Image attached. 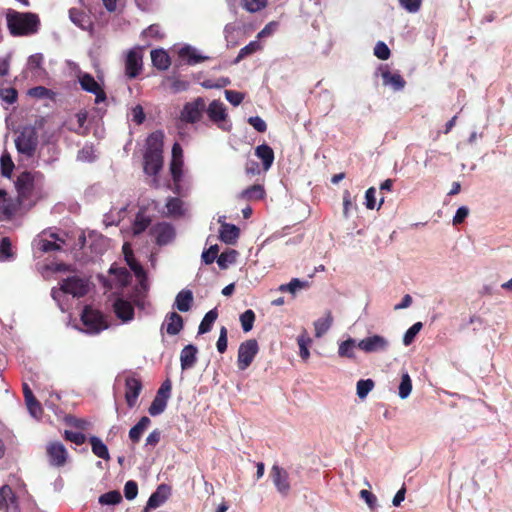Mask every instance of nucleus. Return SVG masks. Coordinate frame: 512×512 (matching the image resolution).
<instances>
[{
	"mask_svg": "<svg viewBox=\"0 0 512 512\" xmlns=\"http://www.w3.org/2000/svg\"><path fill=\"white\" fill-rule=\"evenodd\" d=\"M15 187L22 212L31 209L49 195L45 176L38 171L22 172L17 177Z\"/></svg>",
	"mask_w": 512,
	"mask_h": 512,
	"instance_id": "f257e3e1",
	"label": "nucleus"
},
{
	"mask_svg": "<svg viewBox=\"0 0 512 512\" xmlns=\"http://www.w3.org/2000/svg\"><path fill=\"white\" fill-rule=\"evenodd\" d=\"M6 19L12 35L26 36L38 31L39 18L36 14L9 10Z\"/></svg>",
	"mask_w": 512,
	"mask_h": 512,
	"instance_id": "f03ea898",
	"label": "nucleus"
},
{
	"mask_svg": "<svg viewBox=\"0 0 512 512\" xmlns=\"http://www.w3.org/2000/svg\"><path fill=\"white\" fill-rule=\"evenodd\" d=\"M88 281L77 277H69L62 281L60 288H53L51 295L54 300L59 302V296L62 293L71 294L73 297H82L88 292Z\"/></svg>",
	"mask_w": 512,
	"mask_h": 512,
	"instance_id": "7ed1b4c3",
	"label": "nucleus"
},
{
	"mask_svg": "<svg viewBox=\"0 0 512 512\" xmlns=\"http://www.w3.org/2000/svg\"><path fill=\"white\" fill-rule=\"evenodd\" d=\"M205 112L209 120L214 123L219 129L229 132L232 129V122L228 117V112L225 104L220 100H213L206 105Z\"/></svg>",
	"mask_w": 512,
	"mask_h": 512,
	"instance_id": "20e7f679",
	"label": "nucleus"
},
{
	"mask_svg": "<svg viewBox=\"0 0 512 512\" xmlns=\"http://www.w3.org/2000/svg\"><path fill=\"white\" fill-rule=\"evenodd\" d=\"M15 145L19 154L32 157L38 145L36 129L32 126L24 127L15 139Z\"/></svg>",
	"mask_w": 512,
	"mask_h": 512,
	"instance_id": "39448f33",
	"label": "nucleus"
},
{
	"mask_svg": "<svg viewBox=\"0 0 512 512\" xmlns=\"http://www.w3.org/2000/svg\"><path fill=\"white\" fill-rule=\"evenodd\" d=\"M123 253L125 257V261L127 265L130 267V269L134 272L136 278L139 281V285L136 288V291L138 294H144L149 289L148 280L146 277V273L142 266L136 261V259L133 257V252L131 245L128 242H125L123 244Z\"/></svg>",
	"mask_w": 512,
	"mask_h": 512,
	"instance_id": "423d86ee",
	"label": "nucleus"
},
{
	"mask_svg": "<svg viewBox=\"0 0 512 512\" xmlns=\"http://www.w3.org/2000/svg\"><path fill=\"white\" fill-rule=\"evenodd\" d=\"M389 348V339L380 334H370L358 341V349L365 354L386 353Z\"/></svg>",
	"mask_w": 512,
	"mask_h": 512,
	"instance_id": "0eeeda50",
	"label": "nucleus"
},
{
	"mask_svg": "<svg viewBox=\"0 0 512 512\" xmlns=\"http://www.w3.org/2000/svg\"><path fill=\"white\" fill-rule=\"evenodd\" d=\"M205 109V100L201 97H197L183 106L179 115V121L185 124H195L201 120Z\"/></svg>",
	"mask_w": 512,
	"mask_h": 512,
	"instance_id": "6e6552de",
	"label": "nucleus"
},
{
	"mask_svg": "<svg viewBox=\"0 0 512 512\" xmlns=\"http://www.w3.org/2000/svg\"><path fill=\"white\" fill-rule=\"evenodd\" d=\"M81 320L87 333H99L108 327L101 313L97 310H93L90 307H86L83 310Z\"/></svg>",
	"mask_w": 512,
	"mask_h": 512,
	"instance_id": "1a4fd4ad",
	"label": "nucleus"
},
{
	"mask_svg": "<svg viewBox=\"0 0 512 512\" xmlns=\"http://www.w3.org/2000/svg\"><path fill=\"white\" fill-rule=\"evenodd\" d=\"M259 347L255 339H249L240 344L237 364L240 370H246L253 362Z\"/></svg>",
	"mask_w": 512,
	"mask_h": 512,
	"instance_id": "9d476101",
	"label": "nucleus"
},
{
	"mask_svg": "<svg viewBox=\"0 0 512 512\" xmlns=\"http://www.w3.org/2000/svg\"><path fill=\"white\" fill-rule=\"evenodd\" d=\"M183 167V151L179 143H175L172 147V160L170 163V171L174 182V190L180 194L181 179Z\"/></svg>",
	"mask_w": 512,
	"mask_h": 512,
	"instance_id": "9b49d317",
	"label": "nucleus"
},
{
	"mask_svg": "<svg viewBox=\"0 0 512 512\" xmlns=\"http://www.w3.org/2000/svg\"><path fill=\"white\" fill-rule=\"evenodd\" d=\"M78 82L81 88L89 93L95 95V103L99 104L106 99V94L101 85L95 80V78L89 73L77 72Z\"/></svg>",
	"mask_w": 512,
	"mask_h": 512,
	"instance_id": "f8f14e48",
	"label": "nucleus"
},
{
	"mask_svg": "<svg viewBox=\"0 0 512 512\" xmlns=\"http://www.w3.org/2000/svg\"><path fill=\"white\" fill-rule=\"evenodd\" d=\"M22 213L18 200L12 199L6 191L0 190V221H9Z\"/></svg>",
	"mask_w": 512,
	"mask_h": 512,
	"instance_id": "ddd939ff",
	"label": "nucleus"
},
{
	"mask_svg": "<svg viewBox=\"0 0 512 512\" xmlns=\"http://www.w3.org/2000/svg\"><path fill=\"white\" fill-rule=\"evenodd\" d=\"M142 52L139 47L130 49L125 58V76L128 79L136 78L142 70Z\"/></svg>",
	"mask_w": 512,
	"mask_h": 512,
	"instance_id": "4468645a",
	"label": "nucleus"
},
{
	"mask_svg": "<svg viewBox=\"0 0 512 512\" xmlns=\"http://www.w3.org/2000/svg\"><path fill=\"white\" fill-rule=\"evenodd\" d=\"M0 511L20 512L17 497L12 488L8 485H4L0 488Z\"/></svg>",
	"mask_w": 512,
	"mask_h": 512,
	"instance_id": "2eb2a0df",
	"label": "nucleus"
},
{
	"mask_svg": "<svg viewBox=\"0 0 512 512\" xmlns=\"http://www.w3.org/2000/svg\"><path fill=\"white\" fill-rule=\"evenodd\" d=\"M43 55L40 53L31 55L27 61V71L31 78L36 81L45 80L47 72L43 67Z\"/></svg>",
	"mask_w": 512,
	"mask_h": 512,
	"instance_id": "dca6fc26",
	"label": "nucleus"
},
{
	"mask_svg": "<svg viewBox=\"0 0 512 512\" xmlns=\"http://www.w3.org/2000/svg\"><path fill=\"white\" fill-rule=\"evenodd\" d=\"M270 476L277 491L282 495H287L290 491L287 471L278 465H274L271 469Z\"/></svg>",
	"mask_w": 512,
	"mask_h": 512,
	"instance_id": "f3484780",
	"label": "nucleus"
},
{
	"mask_svg": "<svg viewBox=\"0 0 512 512\" xmlns=\"http://www.w3.org/2000/svg\"><path fill=\"white\" fill-rule=\"evenodd\" d=\"M47 455L49 463L56 467L63 466L68 456L64 445L59 442H53L47 446Z\"/></svg>",
	"mask_w": 512,
	"mask_h": 512,
	"instance_id": "a211bd4d",
	"label": "nucleus"
},
{
	"mask_svg": "<svg viewBox=\"0 0 512 512\" xmlns=\"http://www.w3.org/2000/svg\"><path fill=\"white\" fill-rule=\"evenodd\" d=\"M170 495V489L166 485H160L157 490L151 494L149 497L146 506L144 507V512H149L152 509H156L163 505Z\"/></svg>",
	"mask_w": 512,
	"mask_h": 512,
	"instance_id": "6ab92c4d",
	"label": "nucleus"
},
{
	"mask_svg": "<svg viewBox=\"0 0 512 512\" xmlns=\"http://www.w3.org/2000/svg\"><path fill=\"white\" fill-rule=\"evenodd\" d=\"M113 308L116 316L123 322H129L134 317V307L127 300L121 298L116 299Z\"/></svg>",
	"mask_w": 512,
	"mask_h": 512,
	"instance_id": "aec40b11",
	"label": "nucleus"
},
{
	"mask_svg": "<svg viewBox=\"0 0 512 512\" xmlns=\"http://www.w3.org/2000/svg\"><path fill=\"white\" fill-rule=\"evenodd\" d=\"M163 166V155L144 154V172L149 176H156Z\"/></svg>",
	"mask_w": 512,
	"mask_h": 512,
	"instance_id": "412c9836",
	"label": "nucleus"
},
{
	"mask_svg": "<svg viewBox=\"0 0 512 512\" xmlns=\"http://www.w3.org/2000/svg\"><path fill=\"white\" fill-rule=\"evenodd\" d=\"M125 398L129 407H133L142 389L141 382L136 378L126 379Z\"/></svg>",
	"mask_w": 512,
	"mask_h": 512,
	"instance_id": "4be33fe9",
	"label": "nucleus"
},
{
	"mask_svg": "<svg viewBox=\"0 0 512 512\" xmlns=\"http://www.w3.org/2000/svg\"><path fill=\"white\" fill-rule=\"evenodd\" d=\"M383 85L391 87L394 91H401L405 87V80L398 72L384 70L381 73Z\"/></svg>",
	"mask_w": 512,
	"mask_h": 512,
	"instance_id": "5701e85b",
	"label": "nucleus"
},
{
	"mask_svg": "<svg viewBox=\"0 0 512 512\" xmlns=\"http://www.w3.org/2000/svg\"><path fill=\"white\" fill-rule=\"evenodd\" d=\"M163 139L164 134L161 131H156L150 134L146 140L145 154H160L163 152Z\"/></svg>",
	"mask_w": 512,
	"mask_h": 512,
	"instance_id": "b1692460",
	"label": "nucleus"
},
{
	"mask_svg": "<svg viewBox=\"0 0 512 512\" xmlns=\"http://www.w3.org/2000/svg\"><path fill=\"white\" fill-rule=\"evenodd\" d=\"M356 349H358V341L352 337H348L338 345V356L341 358L355 359Z\"/></svg>",
	"mask_w": 512,
	"mask_h": 512,
	"instance_id": "393cba45",
	"label": "nucleus"
},
{
	"mask_svg": "<svg viewBox=\"0 0 512 512\" xmlns=\"http://www.w3.org/2000/svg\"><path fill=\"white\" fill-rule=\"evenodd\" d=\"M197 348L194 345L185 346L180 354L181 369H191L197 361Z\"/></svg>",
	"mask_w": 512,
	"mask_h": 512,
	"instance_id": "a878e982",
	"label": "nucleus"
},
{
	"mask_svg": "<svg viewBox=\"0 0 512 512\" xmlns=\"http://www.w3.org/2000/svg\"><path fill=\"white\" fill-rule=\"evenodd\" d=\"M255 155L262 161L263 170L268 171L274 162V151L267 144L255 148Z\"/></svg>",
	"mask_w": 512,
	"mask_h": 512,
	"instance_id": "bb28decb",
	"label": "nucleus"
},
{
	"mask_svg": "<svg viewBox=\"0 0 512 512\" xmlns=\"http://www.w3.org/2000/svg\"><path fill=\"white\" fill-rule=\"evenodd\" d=\"M179 56L183 60H186L189 65H195L208 59L207 56L201 55L196 48L189 45H186L179 50Z\"/></svg>",
	"mask_w": 512,
	"mask_h": 512,
	"instance_id": "cd10ccee",
	"label": "nucleus"
},
{
	"mask_svg": "<svg viewBox=\"0 0 512 512\" xmlns=\"http://www.w3.org/2000/svg\"><path fill=\"white\" fill-rule=\"evenodd\" d=\"M46 232H44L42 235L38 236L33 241L34 246H36L39 250L43 252L53 251L60 249V244H58L56 241H50L45 238ZM51 237L55 238V240H59L54 234H50ZM62 243H64V240H61Z\"/></svg>",
	"mask_w": 512,
	"mask_h": 512,
	"instance_id": "c85d7f7f",
	"label": "nucleus"
},
{
	"mask_svg": "<svg viewBox=\"0 0 512 512\" xmlns=\"http://www.w3.org/2000/svg\"><path fill=\"white\" fill-rule=\"evenodd\" d=\"M151 60L153 65L159 70H166L170 66V57L163 49L152 50Z\"/></svg>",
	"mask_w": 512,
	"mask_h": 512,
	"instance_id": "c756f323",
	"label": "nucleus"
},
{
	"mask_svg": "<svg viewBox=\"0 0 512 512\" xmlns=\"http://www.w3.org/2000/svg\"><path fill=\"white\" fill-rule=\"evenodd\" d=\"M152 233L156 237V242L159 245H165L169 243L175 235L172 226H155V229L152 231Z\"/></svg>",
	"mask_w": 512,
	"mask_h": 512,
	"instance_id": "7c9ffc66",
	"label": "nucleus"
},
{
	"mask_svg": "<svg viewBox=\"0 0 512 512\" xmlns=\"http://www.w3.org/2000/svg\"><path fill=\"white\" fill-rule=\"evenodd\" d=\"M333 323V316L330 311L326 312L324 316L320 317L314 322L315 336L322 337L331 327Z\"/></svg>",
	"mask_w": 512,
	"mask_h": 512,
	"instance_id": "2f4dec72",
	"label": "nucleus"
},
{
	"mask_svg": "<svg viewBox=\"0 0 512 512\" xmlns=\"http://www.w3.org/2000/svg\"><path fill=\"white\" fill-rule=\"evenodd\" d=\"M193 302V294L190 290L180 291L175 299V307L181 312L190 310Z\"/></svg>",
	"mask_w": 512,
	"mask_h": 512,
	"instance_id": "473e14b6",
	"label": "nucleus"
},
{
	"mask_svg": "<svg viewBox=\"0 0 512 512\" xmlns=\"http://www.w3.org/2000/svg\"><path fill=\"white\" fill-rule=\"evenodd\" d=\"M166 332L169 335L178 334L183 328V319L180 315L175 312L169 314L165 323Z\"/></svg>",
	"mask_w": 512,
	"mask_h": 512,
	"instance_id": "72a5a7b5",
	"label": "nucleus"
},
{
	"mask_svg": "<svg viewBox=\"0 0 512 512\" xmlns=\"http://www.w3.org/2000/svg\"><path fill=\"white\" fill-rule=\"evenodd\" d=\"M240 230L238 226H222L219 230L221 241L227 244H233L238 239Z\"/></svg>",
	"mask_w": 512,
	"mask_h": 512,
	"instance_id": "f704fd0d",
	"label": "nucleus"
},
{
	"mask_svg": "<svg viewBox=\"0 0 512 512\" xmlns=\"http://www.w3.org/2000/svg\"><path fill=\"white\" fill-rule=\"evenodd\" d=\"M111 276H113V280L119 286H125L130 281V273L123 267L111 266L109 269Z\"/></svg>",
	"mask_w": 512,
	"mask_h": 512,
	"instance_id": "c9c22d12",
	"label": "nucleus"
},
{
	"mask_svg": "<svg viewBox=\"0 0 512 512\" xmlns=\"http://www.w3.org/2000/svg\"><path fill=\"white\" fill-rule=\"evenodd\" d=\"M151 421L148 417H142L139 422L133 426L129 431V438L133 442H138L143 434V432L148 428Z\"/></svg>",
	"mask_w": 512,
	"mask_h": 512,
	"instance_id": "e433bc0d",
	"label": "nucleus"
},
{
	"mask_svg": "<svg viewBox=\"0 0 512 512\" xmlns=\"http://www.w3.org/2000/svg\"><path fill=\"white\" fill-rule=\"evenodd\" d=\"M299 346L300 357L307 361L310 357L309 346L312 344V339L309 337L306 331H303L297 338Z\"/></svg>",
	"mask_w": 512,
	"mask_h": 512,
	"instance_id": "4c0bfd02",
	"label": "nucleus"
},
{
	"mask_svg": "<svg viewBox=\"0 0 512 512\" xmlns=\"http://www.w3.org/2000/svg\"><path fill=\"white\" fill-rule=\"evenodd\" d=\"M90 444L92 447V452L97 457L102 458L104 460H108L110 458L108 448L100 438L96 436L90 437Z\"/></svg>",
	"mask_w": 512,
	"mask_h": 512,
	"instance_id": "58836bf2",
	"label": "nucleus"
},
{
	"mask_svg": "<svg viewBox=\"0 0 512 512\" xmlns=\"http://www.w3.org/2000/svg\"><path fill=\"white\" fill-rule=\"evenodd\" d=\"M264 195V187L260 184L252 185L247 189L243 190L240 194L241 198L247 200H260L264 197Z\"/></svg>",
	"mask_w": 512,
	"mask_h": 512,
	"instance_id": "ea45409f",
	"label": "nucleus"
},
{
	"mask_svg": "<svg viewBox=\"0 0 512 512\" xmlns=\"http://www.w3.org/2000/svg\"><path fill=\"white\" fill-rule=\"evenodd\" d=\"M308 286V283L306 281H302L298 278H293L289 283L287 284H281L278 287V290L280 292H288L292 295H295L298 291L305 289Z\"/></svg>",
	"mask_w": 512,
	"mask_h": 512,
	"instance_id": "a19ab883",
	"label": "nucleus"
},
{
	"mask_svg": "<svg viewBox=\"0 0 512 512\" xmlns=\"http://www.w3.org/2000/svg\"><path fill=\"white\" fill-rule=\"evenodd\" d=\"M375 384L372 379H361L356 384L357 396L363 400L373 390Z\"/></svg>",
	"mask_w": 512,
	"mask_h": 512,
	"instance_id": "79ce46f5",
	"label": "nucleus"
},
{
	"mask_svg": "<svg viewBox=\"0 0 512 512\" xmlns=\"http://www.w3.org/2000/svg\"><path fill=\"white\" fill-rule=\"evenodd\" d=\"M412 391V380L407 372L403 373L401 376V382L398 388V395L401 399H406L409 397Z\"/></svg>",
	"mask_w": 512,
	"mask_h": 512,
	"instance_id": "37998d69",
	"label": "nucleus"
},
{
	"mask_svg": "<svg viewBox=\"0 0 512 512\" xmlns=\"http://www.w3.org/2000/svg\"><path fill=\"white\" fill-rule=\"evenodd\" d=\"M14 253L12 249V243L8 237L2 238L0 242V261L5 262L12 260Z\"/></svg>",
	"mask_w": 512,
	"mask_h": 512,
	"instance_id": "c03bdc74",
	"label": "nucleus"
},
{
	"mask_svg": "<svg viewBox=\"0 0 512 512\" xmlns=\"http://www.w3.org/2000/svg\"><path fill=\"white\" fill-rule=\"evenodd\" d=\"M268 4V0H241L243 9L250 13H256L264 9Z\"/></svg>",
	"mask_w": 512,
	"mask_h": 512,
	"instance_id": "a18cd8bd",
	"label": "nucleus"
},
{
	"mask_svg": "<svg viewBox=\"0 0 512 512\" xmlns=\"http://www.w3.org/2000/svg\"><path fill=\"white\" fill-rule=\"evenodd\" d=\"M237 252L235 250L225 251L217 258V264L221 269H227L236 261Z\"/></svg>",
	"mask_w": 512,
	"mask_h": 512,
	"instance_id": "49530a36",
	"label": "nucleus"
},
{
	"mask_svg": "<svg viewBox=\"0 0 512 512\" xmlns=\"http://www.w3.org/2000/svg\"><path fill=\"white\" fill-rule=\"evenodd\" d=\"M217 316L218 315L216 310H210L209 312H207L199 325V333L204 334L209 332L212 327V324L217 319Z\"/></svg>",
	"mask_w": 512,
	"mask_h": 512,
	"instance_id": "de8ad7c7",
	"label": "nucleus"
},
{
	"mask_svg": "<svg viewBox=\"0 0 512 512\" xmlns=\"http://www.w3.org/2000/svg\"><path fill=\"white\" fill-rule=\"evenodd\" d=\"M260 48H261V45L258 41H251L248 45H246L240 49L236 59L234 60V63H239L245 57L260 50Z\"/></svg>",
	"mask_w": 512,
	"mask_h": 512,
	"instance_id": "09e8293b",
	"label": "nucleus"
},
{
	"mask_svg": "<svg viewBox=\"0 0 512 512\" xmlns=\"http://www.w3.org/2000/svg\"><path fill=\"white\" fill-rule=\"evenodd\" d=\"M168 214L172 216H179L184 214L183 201L179 198H170L166 203Z\"/></svg>",
	"mask_w": 512,
	"mask_h": 512,
	"instance_id": "8fccbe9b",
	"label": "nucleus"
},
{
	"mask_svg": "<svg viewBox=\"0 0 512 512\" xmlns=\"http://www.w3.org/2000/svg\"><path fill=\"white\" fill-rule=\"evenodd\" d=\"M96 151L92 145H85L79 150L77 160L81 162H93L96 159Z\"/></svg>",
	"mask_w": 512,
	"mask_h": 512,
	"instance_id": "3c124183",
	"label": "nucleus"
},
{
	"mask_svg": "<svg viewBox=\"0 0 512 512\" xmlns=\"http://www.w3.org/2000/svg\"><path fill=\"white\" fill-rule=\"evenodd\" d=\"M255 313L252 310H246L240 315V322L244 332H249L253 328Z\"/></svg>",
	"mask_w": 512,
	"mask_h": 512,
	"instance_id": "603ef678",
	"label": "nucleus"
},
{
	"mask_svg": "<svg viewBox=\"0 0 512 512\" xmlns=\"http://www.w3.org/2000/svg\"><path fill=\"white\" fill-rule=\"evenodd\" d=\"M167 406V400L164 397L156 396L149 407V413L152 416L161 414Z\"/></svg>",
	"mask_w": 512,
	"mask_h": 512,
	"instance_id": "864d4df0",
	"label": "nucleus"
},
{
	"mask_svg": "<svg viewBox=\"0 0 512 512\" xmlns=\"http://www.w3.org/2000/svg\"><path fill=\"white\" fill-rule=\"evenodd\" d=\"M422 329V323L416 322L414 323L404 334L403 336V344L405 346H409L417 336V334Z\"/></svg>",
	"mask_w": 512,
	"mask_h": 512,
	"instance_id": "5fc2aeb1",
	"label": "nucleus"
},
{
	"mask_svg": "<svg viewBox=\"0 0 512 512\" xmlns=\"http://www.w3.org/2000/svg\"><path fill=\"white\" fill-rule=\"evenodd\" d=\"M122 499L120 492L110 491L99 497V502L102 505H115L118 504Z\"/></svg>",
	"mask_w": 512,
	"mask_h": 512,
	"instance_id": "6e6d98bb",
	"label": "nucleus"
},
{
	"mask_svg": "<svg viewBox=\"0 0 512 512\" xmlns=\"http://www.w3.org/2000/svg\"><path fill=\"white\" fill-rule=\"evenodd\" d=\"M398 2L402 9L411 14L419 12L422 6V0H398Z\"/></svg>",
	"mask_w": 512,
	"mask_h": 512,
	"instance_id": "4d7b16f0",
	"label": "nucleus"
},
{
	"mask_svg": "<svg viewBox=\"0 0 512 512\" xmlns=\"http://www.w3.org/2000/svg\"><path fill=\"white\" fill-rule=\"evenodd\" d=\"M1 172L4 177H10L14 169V163L9 154H2L0 159Z\"/></svg>",
	"mask_w": 512,
	"mask_h": 512,
	"instance_id": "13d9d810",
	"label": "nucleus"
},
{
	"mask_svg": "<svg viewBox=\"0 0 512 512\" xmlns=\"http://www.w3.org/2000/svg\"><path fill=\"white\" fill-rule=\"evenodd\" d=\"M126 212H127V207H121L117 212L119 217L116 219V218H114L115 211L111 210L108 214L105 215L103 224H109V225L119 224L121 221L125 220L124 214H126Z\"/></svg>",
	"mask_w": 512,
	"mask_h": 512,
	"instance_id": "bf43d9fd",
	"label": "nucleus"
},
{
	"mask_svg": "<svg viewBox=\"0 0 512 512\" xmlns=\"http://www.w3.org/2000/svg\"><path fill=\"white\" fill-rule=\"evenodd\" d=\"M17 90L12 87L0 88V98L7 104H13L17 100Z\"/></svg>",
	"mask_w": 512,
	"mask_h": 512,
	"instance_id": "052dcab7",
	"label": "nucleus"
},
{
	"mask_svg": "<svg viewBox=\"0 0 512 512\" xmlns=\"http://www.w3.org/2000/svg\"><path fill=\"white\" fill-rule=\"evenodd\" d=\"M374 55L380 60H387L390 57V49L383 41H378L374 47Z\"/></svg>",
	"mask_w": 512,
	"mask_h": 512,
	"instance_id": "680f3d73",
	"label": "nucleus"
},
{
	"mask_svg": "<svg viewBox=\"0 0 512 512\" xmlns=\"http://www.w3.org/2000/svg\"><path fill=\"white\" fill-rule=\"evenodd\" d=\"M218 251H219L218 245H216V244L211 245L207 250H204L202 252V255H201L202 261L205 264L213 263L214 260L217 258Z\"/></svg>",
	"mask_w": 512,
	"mask_h": 512,
	"instance_id": "e2e57ef3",
	"label": "nucleus"
},
{
	"mask_svg": "<svg viewBox=\"0 0 512 512\" xmlns=\"http://www.w3.org/2000/svg\"><path fill=\"white\" fill-rule=\"evenodd\" d=\"M226 100L233 106H238L244 99V94L234 90H225L224 92Z\"/></svg>",
	"mask_w": 512,
	"mask_h": 512,
	"instance_id": "0e129e2a",
	"label": "nucleus"
},
{
	"mask_svg": "<svg viewBox=\"0 0 512 512\" xmlns=\"http://www.w3.org/2000/svg\"><path fill=\"white\" fill-rule=\"evenodd\" d=\"M26 405L32 417L39 418L42 415V407L36 398L26 401Z\"/></svg>",
	"mask_w": 512,
	"mask_h": 512,
	"instance_id": "69168bd1",
	"label": "nucleus"
},
{
	"mask_svg": "<svg viewBox=\"0 0 512 512\" xmlns=\"http://www.w3.org/2000/svg\"><path fill=\"white\" fill-rule=\"evenodd\" d=\"M359 496L362 500L365 501V503L368 505V507L373 510L377 506V497L370 492L369 490H361L359 493Z\"/></svg>",
	"mask_w": 512,
	"mask_h": 512,
	"instance_id": "338daca9",
	"label": "nucleus"
},
{
	"mask_svg": "<svg viewBox=\"0 0 512 512\" xmlns=\"http://www.w3.org/2000/svg\"><path fill=\"white\" fill-rule=\"evenodd\" d=\"M138 494V486L135 481H127L124 486V495L126 499L133 500Z\"/></svg>",
	"mask_w": 512,
	"mask_h": 512,
	"instance_id": "774afa93",
	"label": "nucleus"
}]
</instances>
